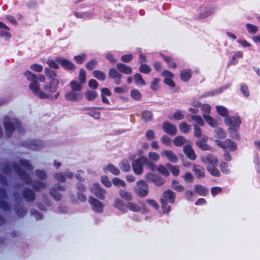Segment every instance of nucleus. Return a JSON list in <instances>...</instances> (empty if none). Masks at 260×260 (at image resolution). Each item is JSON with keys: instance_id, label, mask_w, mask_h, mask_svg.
<instances>
[{"instance_id": "1", "label": "nucleus", "mask_w": 260, "mask_h": 260, "mask_svg": "<svg viewBox=\"0 0 260 260\" xmlns=\"http://www.w3.org/2000/svg\"><path fill=\"white\" fill-rule=\"evenodd\" d=\"M27 80L30 82L29 88L34 94L37 95L40 99L55 100L57 98L59 93L56 92L59 85L58 79L50 80L49 82L45 83L43 86V90H41L39 83H36V74L30 71H27L23 73Z\"/></svg>"}, {"instance_id": "2", "label": "nucleus", "mask_w": 260, "mask_h": 260, "mask_svg": "<svg viewBox=\"0 0 260 260\" xmlns=\"http://www.w3.org/2000/svg\"><path fill=\"white\" fill-rule=\"evenodd\" d=\"M4 126L6 130V135L8 137L12 135L15 128H17L20 134L24 132L21 123L17 119L15 118L10 119L8 116H5L4 118Z\"/></svg>"}, {"instance_id": "3", "label": "nucleus", "mask_w": 260, "mask_h": 260, "mask_svg": "<svg viewBox=\"0 0 260 260\" xmlns=\"http://www.w3.org/2000/svg\"><path fill=\"white\" fill-rule=\"evenodd\" d=\"M176 193L171 190L168 189L164 191L162 197L160 199L161 207L164 213H168L171 210V207L168 203L173 204L175 202Z\"/></svg>"}, {"instance_id": "4", "label": "nucleus", "mask_w": 260, "mask_h": 260, "mask_svg": "<svg viewBox=\"0 0 260 260\" xmlns=\"http://www.w3.org/2000/svg\"><path fill=\"white\" fill-rule=\"evenodd\" d=\"M7 167L9 170H13L20 179L25 183L27 184L32 183V181L31 178L25 173L18 165L15 164L12 166H8Z\"/></svg>"}, {"instance_id": "5", "label": "nucleus", "mask_w": 260, "mask_h": 260, "mask_svg": "<svg viewBox=\"0 0 260 260\" xmlns=\"http://www.w3.org/2000/svg\"><path fill=\"white\" fill-rule=\"evenodd\" d=\"M135 191L136 194L140 197H145L149 192L148 185L144 180L139 181L137 182Z\"/></svg>"}, {"instance_id": "6", "label": "nucleus", "mask_w": 260, "mask_h": 260, "mask_svg": "<svg viewBox=\"0 0 260 260\" xmlns=\"http://www.w3.org/2000/svg\"><path fill=\"white\" fill-rule=\"evenodd\" d=\"M225 124L229 127L230 130L236 131L240 125L241 121L238 116L226 117L224 119Z\"/></svg>"}, {"instance_id": "7", "label": "nucleus", "mask_w": 260, "mask_h": 260, "mask_svg": "<svg viewBox=\"0 0 260 260\" xmlns=\"http://www.w3.org/2000/svg\"><path fill=\"white\" fill-rule=\"evenodd\" d=\"M216 144L223 149H229L231 151H235L237 147L236 144L230 139H226L224 141L216 140Z\"/></svg>"}, {"instance_id": "8", "label": "nucleus", "mask_w": 260, "mask_h": 260, "mask_svg": "<svg viewBox=\"0 0 260 260\" xmlns=\"http://www.w3.org/2000/svg\"><path fill=\"white\" fill-rule=\"evenodd\" d=\"M143 159L144 157H139L132 163L133 171L137 175H140L143 172V166L145 165V161Z\"/></svg>"}, {"instance_id": "9", "label": "nucleus", "mask_w": 260, "mask_h": 260, "mask_svg": "<svg viewBox=\"0 0 260 260\" xmlns=\"http://www.w3.org/2000/svg\"><path fill=\"white\" fill-rule=\"evenodd\" d=\"M91 191L93 194L101 200L105 199V194L106 192V190L101 188L100 184L94 183L91 188Z\"/></svg>"}, {"instance_id": "10", "label": "nucleus", "mask_w": 260, "mask_h": 260, "mask_svg": "<svg viewBox=\"0 0 260 260\" xmlns=\"http://www.w3.org/2000/svg\"><path fill=\"white\" fill-rule=\"evenodd\" d=\"M145 178L148 181L153 182L157 186H161L165 183V180L161 177L152 173L147 174Z\"/></svg>"}, {"instance_id": "11", "label": "nucleus", "mask_w": 260, "mask_h": 260, "mask_svg": "<svg viewBox=\"0 0 260 260\" xmlns=\"http://www.w3.org/2000/svg\"><path fill=\"white\" fill-rule=\"evenodd\" d=\"M89 202L91 205L92 209L98 213H102L103 211V205L98 200L95 198L90 197L89 198Z\"/></svg>"}, {"instance_id": "12", "label": "nucleus", "mask_w": 260, "mask_h": 260, "mask_svg": "<svg viewBox=\"0 0 260 260\" xmlns=\"http://www.w3.org/2000/svg\"><path fill=\"white\" fill-rule=\"evenodd\" d=\"M65 98L68 101L76 102L82 99L83 94L81 92L71 90L66 94Z\"/></svg>"}, {"instance_id": "13", "label": "nucleus", "mask_w": 260, "mask_h": 260, "mask_svg": "<svg viewBox=\"0 0 260 260\" xmlns=\"http://www.w3.org/2000/svg\"><path fill=\"white\" fill-rule=\"evenodd\" d=\"M56 61L64 69L70 71H74L75 69V66L71 61L61 57H57Z\"/></svg>"}, {"instance_id": "14", "label": "nucleus", "mask_w": 260, "mask_h": 260, "mask_svg": "<svg viewBox=\"0 0 260 260\" xmlns=\"http://www.w3.org/2000/svg\"><path fill=\"white\" fill-rule=\"evenodd\" d=\"M7 194L6 190L4 188H0V208L4 210L8 211L10 207L9 204L3 200L7 199Z\"/></svg>"}, {"instance_id": "15", "label": "nucleus", "mask_w": 260, "mask_h": 260, "mask_svg": "<svg viewBox=\"0 0 260 260\" xmlns=\"http://www.w3.org/2000/svg\"><path fill=\"white\" fill-rule=\"evenodd\" d=\"M162 129L165 133L170 135L174 136L177 133L176 126L168 121L164 122Z\"/></svg>"}, {"instance_id": "16", "label": "nucleus", "mask_w": 260, "mask_h": 260, "mask_svg": "<svg viewBox=\"0 0 260 260\" xmlns=\"http://www.w3.org/2000/svg\"><path fill=\"white\" fill-rule=\"evenodd\" d=\"M108 76L110 78L113 79L116 84H119L121 83V78L122 75L115 69L111 68L109 70Z\"/></svg>"}, {"instance_id": "17", "label": "nucleus", "mask_w": 260, "mask_h": 260, "mask_svg": "<svg viewBox=\"0 0 260 260\" xmlns=\"http://www.w3.org/2000/svg\"><path fill=\"white\" fill-rule=\"evenodd\" d=\"M23 198L27 202H31L35 199L36 195L34 191L28 188H25L22 191Z\"/></svg>"}, {"instance_id": "18", "label": "nucleus", "mask_w": 260, "mask_h": 260, "mask_svg": "<svg viewBox=\"0 0 260 260\" xmlns=\"http://www.w3.org/2000/svg\"><path fill=\"white\" fill-rule=\"evenodd\" d=\"M161 155L165 156L171 162L175 163L178 161L177 156L171 150H164L161 152Z\"/></svg>"}, {"instance_id": "19", "label": "nucleus", "mask_w": 260, "mask_h": 260, "mask_svg": "<svg viewBox=\"0 0 260 260\" xmlns=\"http://www.w3.org/2000/svg\"><path fill=\"white\" fill-rule=\"evenodd\" d=\"M202 161L205 163H208L207 166H217L218 164V160L216 157L212 154H209L204 157L202 158Z\"/></svg>"}, {"instance_id": "20", "label": "nucleus", "mask_w": 260, "mask_h": 260, "mask_svg": "<svg viewBox=\"0 0 260 260\" xmlns=\"http://www.w3.org/2000/svg\"><path fill=\"white\" fill-rule=\"evenodd\" d=\"M9 28L3 22L0 21V37L9 39L11 34L8 32Z\"/></svg>"}, {"instance_id": "21", "label": "nucleus", "mask_w": 260, "mask_h": 260, "mask_svg": "<svg viewBox=\"0 0 260 260\" xmlns=\"http://www.w3.org/2000/svg\"><path fill=\"white\" fill-rule=\"evenodd\" d=\"M183 151L187 157L190 159L195 160L196 159V155L190 146H185L183 148Z\"/></svg>"}, {"instance_id": "22", "label": "nucleus", "mask_w": 260, "mask_h": 260, "mask_svg": "<svg viewBox=\"0 0 260 260\" xmlns=\"http://www.w3.org/2000/svg\"><path fill=\"white\" fill-rule=\"evenodd\" d=\"M192 170L197 178L201 179L205 177V171L202 167L199 165H193Z\"/></svg>"}, {"instance_id": "23", "label": "nucleus", "mask_w": 260, "mask_h": 260, "mask_svg": "<svg viewBox=\"0 0 260 260\" xmlns=\"http://www.w3.org/2000/svg\"><path fill=\"white\" fill-rule=\"evenodd\" d=\"M116 68L119 72L128 75L132 73V69L130 67L122 63H118L116 64Z\"/></svg>"}, {"instance_id": "24", "label": "nucleus", "mask_w": 260, "mask_h": 260, "mask_svg": "<svg viewBox=\"0 0 260 260\" xmlns=\"http://www.w3.org/2000/svg\"><path fill=\"white\" fill-rule=\"evenodd\" d=\"M27 146L34 150H38L42 147V143L40 140H33L27 144Z\"/></svg>"}, {"instance_id": "25", "label": "nucleus", "mask_w": 260, "mask_h": 260, "mask_svg": "<svg viewBox=\"0 0 260 260\" xmlns=\"http://www.w3.org/2000/svg\"><path fill=\"white\" fill-rule=\"evenodd\" d=\"M191 71L190 69L182 70L180 72V77L181 80L186 82L189 80L191 77Z\"/></svg>"}, {"instance_id": "26", "label": "nucleus", "mask_w": 260, "mask_h": 260, "mask_svg": "<svg viewBox=\"0 0 260 260\" xmlns=\"http://www.w3.org/2000/svg\"><path fill=\"white\" fill-rule=\"evenodd\" d=\"M114 206L119 209L121 212H125L126 211V205L124 204L123 201L119 199H116L114 201Z\"/></svg>"}, {"instance_id": "27", "label": "nucleus", "mask_w": 260, "mask_h": 260, "mask_svg": "<svg viewBox=\"0 0 260 260\" xmlns=\"http://www.w3.org/2000/svg\"><path fill=\"white\" fill-rule=\"evenodd\" d=\"M141 117L146 122H148L152 119L153 114L150 111L144 110L141 112Z\"/></svg>"}, {"instance_id": "28", "label": "nucleus", "mask_w": 260, "mask_h": 260, "mask_svg": "<svg viewBox=\"0 0 260 260\" xmlns=\"http://www.w3.org/2000/svg\"><path fill=\"white\" fill-rule=\"evenodd\" d=\"M119 194L120 197L125 201H130L133 199V196L132 194L125 190H119Z\"/></svg>"}, {"instance_id": "29", "label": "nucleus", "mask_w": 260, "mask_h": 260, "mask_svg": "<svg viewBox=\"0 0 260 260\" xmlns=\"http://www.w3.org/2000/svg\"><path fill=\"white\" fill-rule=\"evenodd\" d=\"M203 117L207 122L212 127H215L217 125V122L209 115L203 114Z\"/></svg>"}, {"instance_id": "30", "label": "nucleus", "mask_w": 260, "mask_h": 260, "mask_svg": "<svg viewBox=\"0 0 260 260\" xmlns=\"http://www.w3.org/2000/svg\"><path fill=\"white\" fill-rule=\"evenodd\" d=\"M186 139L183 136H177L173 141V143L176 146L180 147L186 143Z\"/></svg>"}, {"instance_id": "31", "label": "nucleus", "mask_w": 260, "mask_h": 260, "mask_svg": "<svg viewBox=\"0 0 260 260\" xmlns=\"http://www.w3.org/2000/svg\"><path fill=\"white\" fill-rule=\"evenodd\" d=\"M98 96V93L95 91L87 90L85 92V98L88 101H93Z\"/></svg>"}, {"instance_id": "32", "label": "nucleus", "mask_w": 260, "mask_h": 260, "mask_svg": "<svg viewBox=\"0 0 260 260\" xmlns=\"http://www.w3.org/2000/svg\"><path fill=\"white\" fill-rule=\"evenodd\" d=\"M82 84H79L77 81L73 80L70 82L71 90L81 92L82 89Z\"/></svg>"}, {"instance_id": "33", "label": "nucleus", "mask_w": 260, "mask_h": 260, "mask_svg": "<svg viewBox=\"0 0 260 260\" xmlns=\"http://www.w3.org/2000/svg\"><path fill=\"white\" fill-rule=\"evenodd\" d=\"M46 186V183L39 181H36L32 184V187L37 191H40L41 189L45 188Z\"/></svg>"}, {"instance_id": "34", "label": "nucleus", "mask_w": 260, "mask_h": 260, "mask_svg": "<svg viewBox=\"0 0 260 260\" xmlns=\"http://www.w3.org/2000/svg\"><path fill=\"white\" fill-rule=\"evenodd\" d=\"M92 75L97 79L101 81H104L106 79V74L99 70H95L92 72Z\"/></svg>"}, {"instance_id": "35", "label": "nucleus", "mask_w": 260, "mask_h": 260, "mask_svg": "<svg viewBox=\"0 0 260 260\" xmlns=\"http://www.w3.org/2000/svg\"><path fill=\"white\" fill-rule=\"evenodd\" d=\"M194 189L200 196H206L208 192V190L201 185H195Z\"/></svg>"}, {"instance_id": "36", "label": "nucleus", "mask_w": 260, "mask_h": 260, "mask_svg": "<svg viewBox=\"0 0 260 260\" xmlns=\"http://www.w3.org/2000/svg\"><path fill=\"white\" fill-rule=\"evenodd\" d=\"M217 166H207V169L210 173L214 176L219 177L220 176V173L219 170L216 168Z\"/></svg>"}, {"instance_id": "37", "label": "nucleus", "mask_w": 260, "mask_h": 260, "mask_svg": "<svg viewBox=\"0 0 260 260\" xmlns=\"http://www.w3.org/2000/svg\"><path fill=\"white\" fill-rule=\"evenodd\" d=\"M119 167L120 169L123 172H128L131 170V166L127 160H123L119 164Z\"/></svg>"}, {"instance_id": "38", "label": "nucleus", "mask_w": 260, "mask_h": 260, "mask_svg": "<svg viewBox=\"0 0 260 260\" xmlns=\"http://www.w3.org/2000/svg\"><path fill=\"white\" fill-rule=\"evenodd\" d=\"M217 112L218 114L222 117H227L228 116V110L222 106H217L216 107Z\"/></svg>"}, {"instance_id": "39", "label": "nucleus", "mask_w": 260, "mask_h": 260, "mask_svg": "<svg viewBox=\"0 0 260 260\" xmlns=\"http://www.w3.org/2000/svg\"><path fill=\"white\" fill-rule=\"evenodd\" d=\"M134 79L137 85H144L146 84L140 74H136L134 76Z\"/></svg>"}, {"instance_id": "40", "label": "nucleus", "mask_w": 260, "mask_h": 260, "mask_svg": "<svg viewBox=\"0 0 260 260\" xmlns=\"http://www.w3.org/2000/svg\"><path fill=\"white\" fill-rule=\"evenodd\" d=\"M179 127L181 132L183 133H188L190 132L191 127L190 125L188 124L186 122H182L179 125Z\"/></svg>"}, {"instance_id": "41", "label": "nucleus", "mask_w": 260, "mask_h": 260, "mask_svg": "<svg viewBox=\"0 0 260 260\" xmlns=\"http://www.w3.org/2000/svg\"><path fill=\"white\" fill-rule=\"evenodd\" d=\"M143 160L145 161V165L149 170L153 171L157 169L156 166L153 162L149 160L147 157H144Z\"/></svg>"}, {"instance_id": "42", "label": "nucleus", "mask_w": 260, "mask_h": 260, "mask_svg": "<svg viewBox=\"0 0 260 260\" xmlns=\"http://www.w3.org/2000/svg\"><path fill=\"white\" fill-rule=\"evenodd\" d=\"M19 164L21 167L25 168L27 170L31 171L34 169L32 166L26 159H20L19 160Z\"/></svg>"}, {"instance_id": "43", "label": "nucleus", "mask_w": 260, "mask_h": 260, "mask_svg": "<svg viewBox=\"0 0 260 260\" xmlns=\"http://www.w3.org/2000/svg\"><path fill=\"white\" fill-rule=\"evenodd\" d=\"M44 73L47 77H48L49 78L51 79V80L57 79L55 78L56 76V73L54 71L51 70L50 68H45Z\"/></svg>"}, {"instance_id": "44", "label": "nucleus", "mask_w": 260, "mask_h": 260, "mask_svg": "<svg viewBox=\"0 0 260 260\" xmlns=\"http://www.w3.org/2000/svg\"><path fill=\"white\" fill-rule=\"evenodd\" d=\"M131 97L135 100L140 101L142 98V94L137 89H133L131 92Z\"/></svg>"}, {"instance_id": "45", "label": "nucleus", "mask_w": 260, "mask_h": 260, "mask_svg": "<svg viewBox=\"0 0 260 260\" xmlns=\"http://www.w3.org/2000/svg\"><path fill=\"white\" fill-rule=\"evenodd\" d=\"M172 187L174 190L179 192H182L184 190V187L182 185L179 184L178 182L176 180L172 181Z\"/></svg>"}, {"instance_id": "46", "label": "nucleus", "mask_w": 260, "mask_h": 260, "mask_svg": "<svg viewBox=\"0 0 260 260\" xmlns=\"http://www.w3.org/2000/svg\"><path fill=\"white\" fill-rule=\"evenodd\" d=\"M50 194L56 201H59L61 199V194L55 188H52L50 189Z\"/></svg>"}, {"instance_id": "47", "label": "nucleus", "mask_w": 260, "mask_h": 260, "mask_svg": "<svg viewBox=\"0 0 260 260\" xmlns=\"http://www.w3.org/2000/svg\"><path fill=\"white\" fill-rule=\"evenodd\" d=\"M167 166L170 169L173 175L175 176H178L180 173V170L177 166H172L170 164H167Z\"/></svg>"}, {"instance_id": "48", "label": "nucleus", "mask_w": 260, "mask_h": 260, "mask_svg": "<svg viewBox=\"0 0 260 260\" xmlns=\"http://www.w3.org/2000/svg\"><path fill=\"white\" fill-rule=\"evenodd\" d=\"M106 169L115 175H118L120 174L119 170L112 164L108 165Z\"/></svg>"}, {"instance_id": "49", "label": "nucleus", "mask_w": 260, "mask_h": 260, "mask_svg": "<svg viewBox=\"0 0 260 260\" xmlns=\"http://www.w3.org/2000/svg\"><path fill=\"white\" fill-rule=\"evenodd\" d=\"M216 137L218 139H224L226 137V134L224 129L221 128H218L215 131Z\"/></svg>"}, {"instance_id": "50", "label": "nucleus", "mask_w": 260, "mask_h": 260, "mask_svg": "<svg viewBox=\"0 0 260 260\" xmlns=\"http://www.w3.org/2000/svg\"><path fill=\"white\" fill-rule=\"evenodd\" d=\"M98 64V61L95 59H92L87 62L86 64V68L88 70H92Z\"/></svg>"}, {"instance_id": "51", "label": "nucleus", "mask_w": 260, "mask_h": 260, "mask_svg": "<svg viewBox=\"0 0 260 260\" xmlns=\"http://www.w3.org/2000/svg\"><path fill=\"white\" fill-rule=\"evenodd\" d=\"M246 27L248 32L251 34H255L258 30V28L256 26L250 23H247L246 24Z\"/></svg>"}, {"instance_id": "52", "label": "nucleus", "mask_w": 260, "mask_h": 260, "mask_svg": "<svg viewBox=\"0 0 260 260\" xmlns=\"http://www.w3.org/2000/svg\"><path fill=\"white\" fill-rule=\"evenodd\" d=\"M126 208L134 212H138L141 210V208L137 204L132 202H129L126 205Z\"/></svg>"}, {"instance_id": "53", "label": "nucleus", "mask_w": 260, "mask_h": 260, "mask_svg": "<svg viewBox=\"0 0 260 260\" xmlns=\"http://www.w3.org/2000/svg\"><path fill=\"white\" fill-rule=\"evenodd\" d=\"M196 144L199 148L203 150H210V147L202 140L197 141Z\"/></svg>"}, {"instance_id": "54", "label": "nucleus", "mask_w": 260, "mask_h": 260, "mask_svg": "<svg viewBox=\"0 0 260 260\" xmlns=\"http://www.w3.org/2000/svg\"><path fill=\"white\" fill-rule=\"evenodd\" d=\"M112 182L113 184L118 187L120 186L125 187L126 186L125 182L118 178H114L112 180Z\"/></svg>"}, {"instance_id": "55", "label": "nucleus", "mask_w": 260, "mask_h": 260, "mask_svg": "<svg viewBox=\"0 0 260 260\" xmlns=\"http://www.w3.org/2000/svg\"><path fill=\"white\" fill-rule=\"evenodd\" d=\"M163 59L168 64L169 68H175L177 67L176 63L172 60L171 57L164 55Z\"/></svg>"}, {"instance_id": "56", "label": "nucleus", "mask_w": 260, "mask_h": 260, "mask_svg": "<svg viewBox=\"0 0 260 260\" xmlns=\"http://www.w3.org/2000/svg\"><path fill=\"white\" fill-rule=\"evenodd\" d=\"M139 71L142 73L148 74L151 71V69L148 65L142 63L139 67Z\"/></svg>"}, {"instance_id": "57", "label": "nucleus", "mask_w": 260, "mask_h": 260, "mask_svg": "<svg viewBox=\"0 0 260 260\" xmlns=\"http://www.w3.org/2000/svg\"><path fill=\"white\" fill-rule=\"evenodd\" d=\"M190 118L194 120L197 124L201 126H203L205 124L204 120L200 116L198 115H190Z\"/></svg>"}, {"instance_id": "58", "label": "nucleus", "mask_w": 260, "mask_h": 260, "mask_svg": "<svg viewBox=\"0 0 260 260\" xmlns=\"http://www.w3.org/2000/svg\"><path fill=\"white\" fill-rule=\"evenodd\" d=\"M79 80L81 84L86 82V73L84 69H80L79 71Z\"/></svg>"}, {"instance_id": "59", "label": "nucleus", "mask_w": 260, "mask_h": 260, "mask_svg": "<svg viewBox=\"0 0 260 260\" xmlns=\"http://www.w3.org/2000/svg\"><path fill=\"white\" fill-rule=\"evenodd\" d=\"M157 170L159 173L165 176H168L169 175V172L167 169L164 166L160 165L157 167Z\"/></svg>"}, {"instance_id": "60", "label": "nucleus", "mask_w": 260, "mask_h": 260, "mask_svg": "<svg viewBox=\"0 0 260 260\" xmlns=\"http://www.w3.org/2000/svg\"><path fill=\"white\" fill-rule=\"evenodd\" d=\"M173 118L175 120H182L184 118L183 113L180 110H177L174 112Z\"/></svg>"}, {"instance_id": "61", "label": "nucleus", "mask_w": 260, "mask_h": 260, "mask_svg": "<svg viewBox=\"0 0 260 260\" xmlns=\"http://www.w3.org/2000/svg\"><path fill=\"white\" fill-rule=\"evenodd\" d=\"M148 157L150 159L154 161H157L159 160L160 157L159 155L154 152H150L148 154Z\"/></svg>"}, {"instance_id": "62", "label": "nucleus", "mask_w": 260, "mask_h": 260, "mask_svg": "<svg viewBox=\"0 0 260 260\" xmlns=\"http://www.w3.org/2000/svg\"><path fill=\"white\" fill-rule=\"evenodd\" d=\"M46 62L48 64V65L49 66V67L51 68H53V69H57L59 68V66L57 63L58 62L56 61V59H55V60H51V59L48 60Z\"/></svg>"}, {"instance_id": "63", "label": "nucleus", "mask_w": 260, "mask_h": 260, "mask_svg": "<svg viewBox=\"0 0 260 260\" xmlns=\"http://www.w3.org/2000/svg\"><path fill=\"white\" fill-rule=\"evenodd\" d=\"M54 178L58 181L64 182L66 180V176L63 173H56L54 175Z\"/></svg>"}, {"instance_id": "64", "label": "nucleus", "mask_w": 260, "mask_h": 260, "mask_svg": "<svg viewBox=\"0 0 260 260\" xmlns=\"http://www.w3.org/2000/svg\"><path fill=\"white\" fill-rule=\"evenodd\" d=\"M220 168L221 171L224 174H229L230 173V170L228 168V166L225 162H221L220 164Z\"/></svg>"}]
</instances>
